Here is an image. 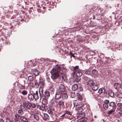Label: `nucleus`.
I'll use <instances>...</instances> for the list:
<instances>
[{"label": "nucleus", "mask_w": 122, "mask_h": 122, "mask_svg": "<svg viewBox=\"0 0 122 122\" xmlns=\"http://www.w3.org/2000/svg\"><path fill=\"white\" fill-rule=\"evenodd\" d=\"M51 78L52 79H56L59 76L60 73H61L60 67L58 66L56 69H53L51 71Z\"/></svg>", "instance_id": "obj_1"}, {"label": "nucleus", "mask_w": 122, "mask_h": 122, "mask_svg": "<svg viewBox=\"0 0 122 122\" xmlns=\"http://www.w3.org/2000/svg\"><path fill=\"white\" fill-rule=\"evenodd\" d=\"M21 88L22 89H25V87L24 86H23L21 87Z\"/></svg>", "instance_id": "obj_55"}, {"label": "nucleus", "mask_w": 122, "mask_h": 122, "mask_svg": "<svg viewBox=\"0 0 122 122\" xmlns=\"http://www.w3.org/2000/svg\"><path fill=\"white\" fill-rule=\"evenodd\" d=\"M15 118L17 119H21L22 118V117L20 116V115L17 114H15Z\"/></svg>", "instance_id": "obj_23"}, {"label": "nucleus", "mask_w": 122, "mask_h": 122, "mask_svg": "<svg viewBox=\"0 0 122 122\" xmlns=\"http://www.w3.org/2000/svg\"><path fill=\"white\" fill-rule=\"evenodd\" d=\"M109 95L111 97H114V95L113 92L111 91L109 92Z\"/></svg>", "instance_id": "obj_29"}, {"label": "nucleus", "mask_w": 122, "mask_h": 122, "mask_svg": "<svg viewBox=\"0 0 122 122\" xmlns=\"http://www.w3.org/2000/svg\"><path fill=\"white\" fill-rule=\"evenodd\" d=\"M42 104L44 105H46L47 104V98L44 97L42 101Z\"/></svg>", "instance_id": "obj_14"}, {"label": "nucleus", "mask_w": 122, "mask_h": 122, "mask_svg": "<svg viewBox=\"0 0 122 122\" xmlns=\"http://www.w3.org/2000/svg\"><path fill=\"white\" fill-rule=\"evenodd\" d=\"M122 104L120 103H118L117 104V106L118 107H120L122 106Z\"/></svg>", "instance_id": "obj_45"}, {"label": "nucleus", "mask_w": 122, "mask_h": 122, "mask_svg": "<svg viewBox=\"0 0 122 122\" xmlns=\"http://www.w3.org/2000/svg\"><path fill=\"white\" fill-rule=\"evenodd\" d=\"M38 95V91H31V95L32 96L33 98H34L35 100H37L39 98V97Z\"/></svg>", "instance_id": "obj_4"}, {"label": "nucleus", "mask_w": 122, "mask_h": 122, "mask_svg": "<svg viewBox=\"0 0 122 122\" xmlns=\"http://www.w3.org/2000/svg\"><path fill=\"white\" fill-rule=\"evenodd\" d=\"M98 87L97 84L93 85V86L92 87V89L94 91L97 90L98 89Z\"/></svg>", "instance_id": "obj_22"}, {"label": "nucleus", "mask_w": 122, "mask_h": 122, "mask_svg": "<svg viewBox=\"0 0 122 122\" xmlns=\"http://www.w3.org/2000/svg\"><path fill=\"white\" fill-rule=\"evenodd\" d=\"M14 120L15 122H20V121L18 120V119H15Z\"/></svg>", "instance_id": "obj_51"}, {"label": "nucleus", "mask_w": 122, "mask_h": 122, "mask_svg": "<svg viewBox=\"0 0 122 122\" xmlns=\"http://www.w3.org/2000/svg\"><path fill=\"white\" fill-rule=\"evenodd\" d=\"M73 94V93H72V94H71V97L72 98H74V96H72V94Z\"/></svg>", "instance_id": "obj_57"}, {"label": "nucleus", "mask_w": 122, "mask_h": 122, "mask_svg": "<svg viewBox=\"0 0 122 122\" xmlns=\"http://www.w3.org/2000/svg\"><path fill=\"white\" fill-rule=\"evenodd\" d=\"M77 96L78 97L77 98L79 100L81 101L82 100V97L80 94L78 93L77 94Z\"/></svg>", "instance_id": "obj_26"}, {"label": "nucleus", "mask_w": 122, "mask_h": 122, "mask_svg": "<svg viewBox=\"0 0 122 122\" xmlns=\"http://www.w3.org/2000/svg\"><path fill=\"white\" fill-rule=\"evenodd\" d=\"M115 110V109H113L112 108V110L108 111L107 112V114L109 115H110L113 113Z\"/></svg>", "instance_id": "obj_20"}, {"label": "nucleus", "mask_w": 122, "mask_h": 122, "mask_svg": "<svg viewBox=\"0 0 122 122\" xmlns=\"http://www.w3.org/2000/svg\"><path fill=\"white\" fill-rule=\"evenodd\" d=\"M86 119L85 118L82 117L78 119L77 122H87Z\"/></svg>", "instance_id": "obj_16"}, {"label": "nucleus", "mask_w": 122, "mask_h": 122, "mask_svg": "<svg viewBox=\"0 0 122 122\" xmlns=\"http://www.w3.org/2000/svg\"><path fill=\"white\" fill-rule=\"evenodd\" d=\"M35 65H36L35 64L33 66H35Z\"/></svg>", "instance_id": "obj_63"}, {"label": "nucleus", "mask_w": 122, "mask_h": 122, "mask_svg": "<svg viewBox=\"0 0 122 122\" xmlns=\"http://www.w3.org/2000/svg\"><path fill=\"white\" fill-rule=\"evenodd\" d=\"M39 120V118L36 114H31V120L32 121L36 122Z\"/></svg>", "instance_id": "obj_3"}, {"label": "nucleus", "mask_w": 122, "mask_h": 122, "mask_svg": "<svg viewBox=\"0 0 122 122\" xmlns=\"http://www.w3.org/2000/svg\"><path fill=\"white\" fill-rule=\"evenodd\" d=\"M116 96L117 97L122 98V94L119 92H117L115 94Z\"/></svg>", "instance_id": "obj_15"}, {"label": "nucleus", "mask_w": 122, "mask_h": 122, "mask_svg": "<svg viewBox=\"0 0 122 122\" xmlns=\"http://www.w3.org/2000/svg\"><path fill=\"white\" fill-rule=\"evenodd\" d=\"M80 110H81V111H82L83 110V109L81 107L80 108Z\"/></svg>", "instance_id": "obj_58"}, {"label": "nucleus", "mask_w": 122, "mask_h": 122, "mask_svg": "<svg viewBox=\"0 0 122 122\" xmlns=\"http://www.w3.org/2000/svg\"><path fill=\"white\" fill-rule=\"evenodd\" d=\"M21 120L24 122H26L27 121V119L23 117H22V118Z\"/></svg>", "instance_id": "obj_36"}, {"label": "nucleus", "mask_w": 122, "mask_h": 122, "mask_svg": "<svg viewBox=\"0 0 122 122\" xmlns=\"http://www.w3.org/2000/svg\"><path fill=\"white\" fill-rule=\"evenodd\" d=\"M65 87L62 84H61L59 86V88L58 91L61 93H66V90Z\"/></svg>", "instance_id": "obj_2"}, {"label": "nucleus", "mask_w": 122, "mask_h": 122, "mask_svg": "<svg viewBox=\"0 0 122 122\" xmlns=\"http://www.w3.org/2000/svg\"><path fill=\"white\" fill-rule=\"evenodd\" d=\"M30 103H25L24 106L25 107L27 108L30 110Z\"/></svg>", "instance_id": "obj_21"}, {"label": "nucleus", "mask_w": 122, "mask_h": 122, "mask_svg": "<svg viewBox=\"0 0 122 122\" xmlns=\"http://www.w3.org/2000/svg\"><path fill=\"white\" fill-rule=\"evenodd\" d=\"M61 93L63 94L62 96V97L63 99H66L68 97V96L65 93Z\"/></svg>", "instance_id": "obj_25"}, {"label": "nucleus", "mask_w": 122, "mask_h": 122, "mask_svg": "<svg viewBox=\"0 0 122 122\" xmlns=\"http://www.w3.org/2000/svg\"><path fill=\"white\" fill-rule=\"evenodd\" d=\"M87 84L89 86H92L95 84V82L93 80L89 79L87 82Z\"/></svg>", "instance_id": "obj_8"}, {"label": "nucleus", "mask_w": 122, "mask_h": 122, "mask_svg": "<svg viewBox=\"0 0 122 122\" xmlns=\"http://www.w3.org/2000/svg\"><path fill=\"white\" fill-rule=\"evenodd\" d=\"M85 73L87 75H89L90 73V71L88 70L86 71L85 72Z\"/></svg>", "instance_id": "obj_41"}, {"label": "nucleus", "mask_w": 122, "mask_h": 122, "mask_svg": "<svg viewBox=\"0 0 122 122\" xmlns=\"http://www.w3.org/2000/svg\"><path fill=\"white\" fill-rule=\"evenodd\" d=\"M39 85L40 86V87L41 88H43L44 87V83L43 80L42 79H40L39 84Z\"/></svg>", "instance_id": "obj_11"}, {"label": "nucleus", "mask_w": 122, "mask_h": 122, "mask_svg": "<svg viewBox=\"0 0 122 122\" xmlns=\"http://www.w3.org/2000/svg\"><path fill=\"white\" fill-rule=\"evenodd\" d=\"M74 73H75L76 76L77 77H80L82 75V73L81 72L80 70H76V71L74 72Z\"/></svg>", "instance_id": "obj_7"}, {"label": "nucleus", "mask_w": 122, "mask_h": 122, "mask_svg": "<svg viewBox=\"0 0 122 122\" xmlns=\"http://www.w3.org/2000/svg\"><path fill=\"white\" fill-rule=\"evenodd\" d=\"M97 71L95 70H93L92 71V73L95 75H96L97 74Z\"/></svg>", "instance_id": "obj_30"}, {"label": "nucleus", "mask_w": 122, "mask_h": 122, "mask_svg": "<svg viewBox=\"0 0 122 122\" xmlns=\"http://www.w3.org/2000/svg\"><path fill=\"white\" fill-rule=\"evenodd\" d=\"M31 71L33 74H34L36 76H38L39 74V72L38 70L36 69H32Z\"/></svg>", "instance_id": "obj_12"}, {"label": "nucleus", "mask_w": 122, "mask_h": 122, "mask_svg": "<svg viewBox=\"0 0 122 122\" xmlns=\"http://www.w3.org/2000/svg\"><path fill=\"white\" fill-rule=\"evenodd\" d=\"M78 88V86L77 84H74L72 87V89L73 91H76Z\"/></svg>", "instance_id": "obj_13"}, {"label": "nucleus", "mask_w": 122, "mask_h": 122, "mask_svg": "<svg viewBox=\"0 0 122 122\" xmlns=\"http://www.w3.org/2000/svg\"><path fill=\"white\" fill-rule=\"evenodd\" d=\"M6 122H11V121L10 119L7 118H6Z\"/></svg>", "instance_id": "obj_46"}, {"label": "nucleus", "mask_w": 122, "mask_h": 122, "mask_svg": "<svg viewBox=\"0 0 122 122\" xmlns=\"http://www.w3.org/2000/svg\"><path fill=\"white\" fill-rule=\"evenodd\" d=\"M61 118H62V117H63V118H67V116H66V114L65 113L63 115H62L61 116H60Z\"/></svg>", "instance_id": "obj_37"}, {"label": "nucleus", "mask_w": 122, "mask_h": 122, "mask_svg": "<svg viewBox=\"0 0 122 122\" xmlns=\"http://www.w3.org/2000/svg\"><path fill=\"white\" fill-rule=\"evenodd\" d=\"M121 84H122V78L121 80Z\"/></svg>", "instance_id": "obj_60"}, {"label": "nucleus", "mask_w": 122, "mask_h": 122, "mask_svg": "<svg viewBox=\"0 0 122 122\" xmlns=\"http://www.w3.org/2000/svg\"><path fill=\"white\" fill-rule=\"evenodd\" d=\"M22 93L23 94V95H25L27 94V92L25 91H23L22 92Z\"/></svg>", "instance_id": "obj_44"}, {"label": "nucleus", "mask_w": 122, "mask_h": 122, "mask_svg": "<svg viewBox=\"0 0 122 122\" xmlns=\"http://www.w3.org/2000/svg\"><path fill=\"white\" fill-rule=\"evenodd\" d=\"M50 96V94L49 92L48 91H46L45 92V98H48Z\"/></svg>", "instance_id": "obj_18"}, {"label": "nucleus", "mask_w": 122, "mask_h": 122, "mask_svg": "<svg viewBox=\"0 0 122 122\" xmlns=\"http://www.w3.org/2000/svg\"><path fill=\"white\" fill-rule=\"evenodd\" d=\"M61 70V73H62L63 72H65L66 70V69L65 68L63 67L62 68V70L60 68Z\"/></svg>", "instance_id": "obj_35"}, {"label": "nucleus", "mask_w": 122, "mask_h": 122, "mask_svg": "<svg viewBox=\"0 0 122 122\" xmlns=\"http://www.w3.org/2000/svg\"><path fill=\"white\" fill-rule=\"evenodd\" d=\"M31 86H33V84L31 82Z\"/></svg>", "instance_id": "obj_56"}, {"label": "nucleus", "mask_w": 122, "mask_h": 122, "mask_svg": "<svg viewBox=\"0 0 122 122\" xmlns=\"http://www.w3.org/2000/svg\"><path fill=\"white\" fill-rule=\"evenodd\" d=\"M103 108L105 110L107 109L109 107L108 104L104 103L103 104Z\"/></svg>", "instance_id": "obj_28"}, {"label": "nucleus", "mask_w": 122, "mask_h": 122, "mask_svg": "<svg viewBox=\"0 0 122 122\" xmlns=\"http://www.w3.org/2000/svg\"><path fill=\"white\" fill-rule=\"evenodd\" d=\"M49 108L50 110L51 111H54V108L53 107L51 106H49Z\"/></svg>", "instance_id": "obj_39"}, {"label": "nucleus", "mask_w": 122, "mask_h": 122, "mask_svg": "<svg viewBox=\"0 0 122 122\" xmlns=\"http://www.w3.org/2000/svg\"><path fill=\"white\" fill-rule=\"evenodd\" d=\"M102 92V88L100 89L98 91V92L100 94H101Z\"/></svg>", "instance_id": "obj_42"}, {"label": "nucleus", "mask_w": 122, "mask_h": 122, "mask_svg": "<svg viewBox=\"0 0 122 122\" xmlns=\"http://www.w3.org/2000/svg\"><path fill=\"white\" fill-rule=\"evenodd\" d=\"M59 106L60 108L63 107L64 106V103L63 102L61 101H60L59 104Z\"/></svg>", "instance_id": "obj_24"}, {"label": "nucleus", "mask_w": 122, "mask_h": 122, "mask_svg": "<svg viewBox=\"0 0 122 122\" xmlns=\"http://www.w3.org/2000/svg\"><path fill=\"white\" fill-rule=\"evenodd\" d=\"M119 113L120 114V115L121 116H122V112H119Z\"/></svg>", "instance_id": "obj_54"}, {"label": "nucleus", "mask_w": 122, "mask_h": 122, "mask_svg": "<svg viewBox=\"0 0 122 122\" xmlns=\"http://www.w3.org/2000/svg\"><path fill=\"white\" fill-rule=\"evenodd\" d=\"M109 101L108 100H106L104 101V104H108L109 103Z\"/></svg>", "instance_id": "obj_34"}, {"label": "nucleus", "mask_w": 122, "mask_h": 122, "mask_svg": "<svg viewBox=\"0 0 122 122\" xmlns=\"http://www.w3.org/2000/svg\"><path fill=\"white\" fill-rule=\"evenodd\" d=\"M111 50H112V48H111Z\"/></svg>", "instance_id": "obj_64"}, {"label": "nucleus", "mask_w": 122, "mask_h": 122, "mask_svg": "<svg viewBox=\"0 0 122 122\" xmlns=\"http://www.w3.org/2000/svg\"><path fill=\"white\" fill-rule=\"evenodd\" d=\"M43 90L42 89V88H41L40 87V90H39V92L40 93V96H41V95L43 93Z\"/></svg>", "instance_id": "obj_32"}, {"label": "nucleus", "mask_w": 122, "mask_h": 122, "mask_svg": "<svg viewBox=\"0 0 122 122\" xmlns=\"http://www.w3.org/2000/svg\"><path fill=\"white\" fill-rule=\"evenodd\" d=\"M46 79L47 81L48 82H50V79L49 77H47L46 78Z\"/></svg>", "instance_id": "obj_49"}, {"label": "nucleus", "mask_w": 122, "mask_h": 122, "mask_svg": "<svg viewBox=\"0 0 122 122\" xmlns=\"http://www.w3.org/2000/svg\"><path fill=\"white\" fill-rule=\"evenodd\" d=\"M48 112H49V114H53V112L52 111L49 110V111H48Z\"/></svg>", "instance_id": "obj_50"}, {"label": "nucleus", "mask_w": 122, "mask_h": 122, "mask_svg": "<svg viewBox=\"0 0 122 122\" xmlns=\"http://www.w3.org/2000/svg\"><path fill=\"white\" fill-rule=\"evenodd\" d=\"M79 68V66H76L74 68V70H75V72L76 71V70H77V69Z\"/></svg>", "instance_id": "obj_40"}, {"label": "nucleus", "mask_w": 122, "mask_h": 122, "mask_svg": "<svg viewBox=\"0 0 122 122\" xmlns=\"http://www.w3.org/2000/svg\"><path fill=\"white\" fill-rule=\"evenodd\" d=\"M30 95V94H29V95H28V98H29V95Z\"/></svg>", "instance_id": "obj_61"}, {"label": "nucleus", "mask_w": 122, "mask_h": 122, "mask_svg": "<svg viewBox=\"0 0 122 122\" xmlns=\"http://www.w3.org/2000/svg\"><path fill=\"white\" fill-rule=\"evenodd\" d=\"M44 117L43 118L44 120H46L47 119H48L49 118V117L48 115L46 113H44Z\"/></svg>", "instance_id": "obj_17"}, {"label": "nucleus", "mask_w": 122, "mask_h": 122, "mask_svg": "<svg viewBox=\"0 0 122 122\" xmlns=\"http://www.w3.org/2000/svg\"><path fill=\"white\" fill-rule=\"evenodd\" d=\"M109 106L112 108L113 109H116V105L115 103L114 102H110Z\"/></svg>", "instance_id": "obj_10"}, {"label": "nucleus", "mask_w": 122, "mask_h": 122, "mask_svg": "<svg viewBox=\"0 0 122 122\" xmlns=\"http://www.w3.org/2000/svg\"><path fill=\"white\" fill-rule=\"evenodd\" d=\"M39 85L37 83H35V84L34 86L36 87H37L38 85Z\"/></svg>", "instance_id": "obj_47"}, {"label": "nucleus", "mask_w": 122, "mask_h": 122, "mask_svg": "<svg viewBox=\"0 0 122 122\" xmlns=\"http://www.w3.org/2000/svg\"><path fill=\"white\" fill-rule=\"evenodd\" d=\"M120 111L122 112V105L120 108Z\"/></svg>", "instance_id": "obj_53"}, {"label": "nucleus", "mask_w": 122, "mask_h": 122, "mask_svg": "<svg viewBox=\"0 0 122 122\" xmlns=\"http://www.w3.org/2000/svg\"><path fill=\"white\" fill-rule=\"evenodd\" d=\"M44 107V108L45 110L47 108V107L46 106H45L43 107L42 106H41L40 105H38L37 106V108H39V109L41 110H44L43 109H42V107Z\"/></svg>", "instance_id": "obj_19"}, {"label": "nucleus", "mask_w": 122, "mask_h": 122, "mask_svg": "<svg viewBox=\"0 0 122 122\" xmlns=\"http://www.w3.org/2000/svg\"><path fill=\"white\" fill-rule=\"evenodd\" d=\"M51 87H52L53 86V85H52V83H51Z\"/></svg>", "instance_id": "obj_59"}, {"label": "nucleus", "mask_w": 122, "mask_h": 122, "mask_svg": "<svg viewBox=\"0 0 122 122\" xmlns=\"http://www.w3.org/2000/svg\"><path fill=\"white\" fill-rule=\"evenodd\" d=\"M59 76L60 77V78L64 82H66V76L64 73H60Z\"/></svg>", "instance_id": "obj_6"}, {"label": "nucleus", "mask_w": 122, "mask_h": 122, "mask_svg": "<svg viewBox=\"0 0 122 122\" xmlns=\"http://www.w3.org/2000/svg\"><path fill=\"white\" fill-rule=\"evenodd\" d=\"M31 107L33 108H35L36 107V105L35 103H31Z\"/></svg>", "instance_id": "obj_33"}, {"label": "nucleus", "mask_w": 122, "mask_h": 122, "mask_svg": "<svg viewBox=\"0 0 122 122\" xmlns=\"http://www.w3.org/2000/svg\"><path fill=\"white\" fill-rule=\"evenodd\" d=\"M81 80L80 78H76L75 79V81L77 82H78L80 81Z\"/></svg>", "instance_id": "obj_43"}, {"label": "nucleus", "mask_w": 122, "mask_h": 122, "mask_svg": "<svg viewBox=\"0 0 122 122\" xmlns=\"http://www.w3.org/2000/svg\"><path fill=\"white\" fill-rule=\"evenodd\" d=\"M61 93L58 91L56 93L55 96V98L56 100L60 99L61 97Z\"/></svg>", "instance_id": "obj_9"}, {"label": "nucleus", "mask_w": 122, "mask_h": 122, "mask_svg": "<svg viewBox=\"0 0 122 122\" xmlns=\"http://www.w3.org/2000/svg\"><path fill=\"white\" fill-rule=\"evenodd\" d=\"M115 88L117 90H121V84L118 83H115L114 84Z\"/></svg>", "instance_id": "obj_5"}, {"label": "nucleus", "mask_w": 122, "mask_h": 122, "mask_svg": "<svg viewBox=\"0 0 122 122\" xmlns=\"http://www.w3.org/2000/svg\"><path fill=\"white\" fill-rule=\"evenodd\" d=\"M69 54L70 56H73L74 57H75V56L74 55V54L73 53H72L71 52H70Z\"/></svg>", "instance_id": "obj_48"}, {"label": "nucleus", "mask_w": 122, "mask_h": 122, "mask_svg": "<svg viewBox=\"0 0 122 122\" xmlns=\"http://www.w3.org/2000/svg\"><path fill=\"white\" fill-rule=\"evenodd\" d=\"M66 114V116H67V117H68L71 116V114L70 113V112L69 111H66V112L65 113Z\"/></svg>", "instance_id": "obj_27"}, {"label": "nucleus", "mask_w": 122, "mask_h": 122, "mask_svg": "<svg viewBox=\"0 0 122 122\" xmlns=\"http://www.w3.org/2000/svg\"><path fill=\"white\" fill-rule=\"evenodd\" d=\"M82 77L83 79L86 81L88 79V78L86 76H84Z\"/></svg>", "instance_id": "obj_38"}, {"label": "nucleus", "mask_w": 122, "mask_h": 122, "mask_svg": "<svg viewBox=\"0 0 122 122\" xmlns=\"http://www.w3.org/2000/svg\"><path fill=\"white\" fill-rule=\"evenodd\" d=\"M0 122H4L3 119L2 118H0Z\"/></svg>", "instance_id": "obj_52"}, {"label": "nucleus", "mask_w": 122, "mask_h": 122, "mask_svg": "<svg viewBox=\"0 0 122 122\" xmlns=\"http://www.w3.org/2000/svg\"><path fill=\"white\" fill-rule=\"evenodd\" d=\"M104 93V94H105V93H106V92H105Z\"/></svg>", "instance_id": "obj_62"}, {"label": "nucleus", "mask_w": 122, "mask_h": 122, "mask_svg": "<svg viewBox=\"0 0 122 122\" xmlns=\"http://www.w3.org/2000/svg\"><path fill=\"white\" fill-rule=\"evenodd\" d=\"M18 113L19 114V115H22L23 114V112L22 110H19L18 111Z\"/></svg>", "instance_id": "obj_31"}]
</instances>
